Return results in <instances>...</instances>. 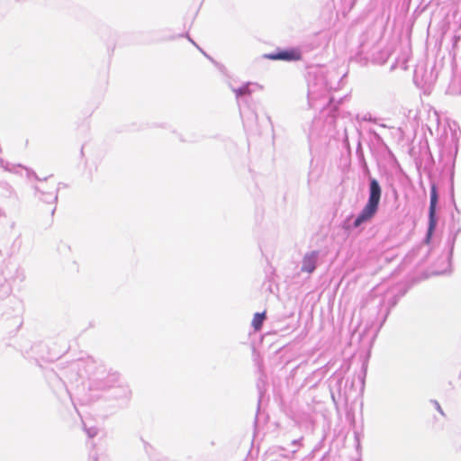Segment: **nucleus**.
<instances>
[{
  "label": "nucleus",
  "mask_w": 461,
  "mask_h": 461,
  "mask_svg": "<svg viewBox=\"0 0 461 461\" xmlns=\"http://www.w3.org/2000/svg\"><path fill=\"white\" fill-rule=\"evenodd\" d=\"M381 198V187L375 179L370 182V193L366 204L354 221V227L357 228L364 222L370 221L376 213Z\"/></svg>",
  "instance_id": "nucleus-1"
},
{
  "label": "nucleus",
  "mask_w": 461,
  "mask_h": 461,
  "mask_svg": "<svg viewBox=\"0 0 461 461\" xmlns=\"http://www.w3.org/2000/svg\"><path fill=\"white\" fill-rule=\"evenodd\" d=\"M265 58L271 60L296 61L302 59V54L297 49H290L266 54Z\"/></svg>",
  "instance_id": "nucleus-2"
},
{
  "label": "nucleus",
  "mask_w": 461,
  "mask_h": 461,
  "mask_svg": "<svg viewBox=\"0 0 461 461\" xmlns=\"http://www.w3.org/2000/svg\"><path fill=\"white\" fill-rule=\"evenodd\" d=\"M265 319H266V312H262V313L258 312L254 315L251 324L255 330L258 331L261 330L263 321Z\"/></svg>",
  "instance_id": "nucleus-5"
},
{
  "label": "nucleus",
  "mask_w": 461,
  "mask_h": 461,
  "mask_svg": "<svg viewBox=\"0 0 461 461\" xmlns=\"http://www.w3.org/2000/svg\"><path fill=\"white\" fill-rule=\"evenodd\" d=\"M438 203V194L435 186L431 188L430 204H429V231H432L436 226V205Z\"/></svg>",
  "instance_id": "nucleus-4"
},
{
  "label": "nucleus",
  "mask_w": 461,
  "mask_h": 461,
  "mask_svg": "<svg viewBox=\"0 0 461 461\" xmlns=\"http://www.w3.org/2000/svg\"><path fill=\"white\" fill-rule=\"evenodd\" d=\"M317 259L318 253L316 251L306 254L303 259L302 271L312 274L316 268Z\"/></svg>",
  "instance_id": "nucleus-3"
},
{
  "label": "nucleus",
  "mask_w": 461,
  "mask_h": 461,
  "mask_svg": "<svg viewBox=\"0 0 461 461\" xmlns=\"http://www.w3.org/2000/svg\"><path fill=\"white\" fill-rule=\"evenodd\" d=\"M437 409L438 410V411H440L443 414V411H442L440 406L438 403H437Z\"/></svg>",
  "instance_id": "nucleus-6"
}]
</instances>
